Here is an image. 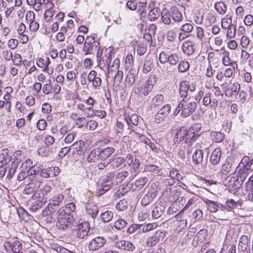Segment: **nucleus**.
Segmentation results:
<instances>
[{
  "mask_svg": "<svg viewBox=\"0 0 253 253\" xmlns=\"http://www.w3.org/2000/svg\"><path fill=\"white\" fill-rule=\"evenodd\" d=\"M46 216L49 222H53L57 219L56 226L60 230H66L68 228L76 229L77 222L74 220L72 215L66 214L63 209H59L57 212L54 211L53 213Z\"/></svg>",
  "mask_w": 253,
  "mask_h": 253,
  "instance_id": "nucleus-1",
  "label": "nucleus"
},
{
  "mask_svg": "<svg viewBox=\"0 0 253 253\" xmlns=\"http://www.w3.org/2000/svg\"><path fill=\"white\" fill-rule=\"evenodd\" d=\"M162 19L165 24L171 23L170 18L174 22H179L183 20V16L181 12L177 7H172L169 10H164L162 11Z\"/></svg>",
  "mask_w": 253,
  "mask_h": 253,
  "instance_id": "nucleus-2",
  "label": "nucleus"
},
{
  "mask_svg": "<svg viewBox=\"0 0 253 253\" xmlns=\"http://www.w3.org/2000/svg\"><path fill=\"white\" fill-rule=\"evenodd\" d=\"M180 103L182 108V112H181L180 115L182 118L190 116L197 108V103L190 97L183 98Z\"/></svg>",
  "mask_w": 253,
  "mask_h": 253,
  "instance_id": "nucleus-3",
  "label": "nucleus"
},
{
  "mask_svg": "<svg viewBox=\"0 0 253 253\" xmlns=\"http://www.w3.org/2000/svg\"><path fill=\"white\" fill-rule=\"evenodd\" d=\"M64 196L62 194H55L50 199H48L49 203L48 205L43 210L42 214L43 216H46L50 214L53 213V212H57L56 209L54 207L59 206L60 204L63 201Z\"/></svg>",
  "mask_w": 253,
  "mask_h": 253,
  "instance_id": "nucleus-4",
  "label": "nucleus"
},
{
  "mask_svg": "<svg viewBox=\"0 0 253 253\" xmlns=\"http://www.w3.org/2000/svg\"><path fill=\"white\" fill-rule=\"evenodd\" d=\"M156 73L159 78L168 79L171 77L174 69L169 64L158 65L155 69Z\"/></svg>",
  "mask_w": 253,
  "mask_h": 253,
  "instance_id": "nucleus-5",
  "label": "nucleus"
},
{
  "mask_svg": "<svg viewBox=\"0 0 253 253\" xmlns=\"http://www.w3.org/2000/svg\"><path fill=\"white\" fill-rule=\"evenodd\" d=\"M148 188L147 193L141 201V204L143 206L148 205L157 196L158 188L155 183H152Z\"/></svg>",
  "mask_w": 253,
  "mask_h": 253,
  "instance_id": "nucleus-6",
  "label": "nucleus"
},
{
  "mask_svg": "<svg viewBox=\"0 0 253 253\" xmlns=\"http://www.w3.org/2000/svg\"><path fill=\"white\" fill-rule=\"evenodd\" d=\"M115 52L112 48H98L96 54L97 58H100L105 65H107L108 70H109V66L112 60V55Z\"/></svg>",
  "mask_w": 253,
  "mask_h": 253,
  "instance_id": "nucleus-7",
  "label": "nucleus"
},
{
  "mask_svg": "<svg viewBox=\"0 0 253 253\" xmlns=\"http://www.w3.org/2000/svg\"><path fill=\"white\" fill-rule=\"evenodd\" d=\"M31 182L27 185L24 190V193L31 194L37 191L41 187L42 181L38 175H34L31 178Z\"/></svg>",
  "mask_w": 253,
  "mask_h": 253,
  "instance_id": "nucleus-8",
  "label": "nucleus"
},
{
  "mask_svg": "<svg viewBox=\"0 0 253 253\" xmlns=\"http://www.w3.org/2000/svg\"><path fill=\"white\" fill-rule=\"evenodd\" d=\"M232 212L226 208V206L221 204L220 208L218 209L215 213L213 215V217L217 220H228L232 216Z\"/></svg>",
  "mask_w": 253,
  "mask_h": 253,
  "instance_id": "nucleus-9",
  "label": "nucleus"
},
{
  "mask_svg": "<svg viewBox=\"0 0 253 253\" xmlns=\"http://www.w3.org/2000/svg\"><path fill=\"white\" fill-rule=\"evenodd\" d=\"M51 190L52 187L49 185H45L40 189V192L42 195V201L38 200L35 202L37 204V207L35 208V209L37 210L41 208L43 204L46 202L47 200L49 198L48 194L51 191Z\"/></svg>",
  "mask_w": 253,
  "mask_h": 253,
  "instance_id": "nucleus-10",
  "label": "nucleus"
},
{
  "mask_svg": "<svg viewBox=\"0 0 253 253\" xmlns=\"http://www.w3.org/2000/svg\"><path fill=\"white\" fill-rule=\"evenodd\" d=\"M106 242L105 238L98 236L94 238L89 242L88 247L90 251H95L102 247Z\"/></svg>",
  "mask_w": 253,
  "mask_h": 253,
  "instance_id": "nucleus-11",
  "label": "nucleus"
},
{
  "mask_svg": "<svg viewBox=\"0 0 253 253\" xmlns=\"http://www.w3.org/2000/svg\"><path fill=\"white\" fill-rule=\"evenodd\" d=\"M77 225L78 228H76L75 229L77 230V237L80 239L85 238L88 235L90 229L89 223L84 221Z\"/></svg>",
  "mask_w": 253,
  "mask_h": 253,
  "instance_id": "nucleus-12",
  "label": "nucleus"
},
{
  "mask_svg": "<svg viewBox=\"0 0 253 253\" xmlns=\"http://www.w3.org/2000/svg\"><path fill=\"white\" fill-rule=\"evenodd\" d=\"M171 106L169 104L164 105L155 115V122L159 123L164 121L169 114Z\"/></svg>",
  "mask_w": 253,
  "mask_h": 253,
  "instance_id": "nucleus-13",
  "label": "nucleus"
},
{
  "mask_svg": "<svg viewBox=\"0 0 253 253\" xmlns=\"http://www.w3.org/2000/svg\"><path fill=\"white\" fill-rule=\"evenodd\" d=\"M153 88V84L151 81H147L145 84H142L140 87L137 88L135 93L139 96H147L151 92Z\"/></svg>",
  "mask_w": 253,
  "mask_h": 253,
  "instance_id": "nucleus-14",
  "label": "nucleus"
},
{
  "mask_svg": "<svg viewBox=\"0 0 253 253\" xmlns=\"http://www.w3.org/2000/svg\"><path fill=\"white\" fill-rule=\"evenodd\" d=\"M115 246L119 249L128 252H133L135 249V246L129 241H118L115 243Z\"/></svg>",
  "mask_w": 253,
  "mask_h": 253,
  "instance_id": "nucleus-15",
  "label": "nucleus"
},
{
  "mask_svg": "<svg viewBox=\"0 0 253 253\" xmlns=\"http://www.w3.org/2000/svg\"><path fill=\"white\" fill-rule=\"evenodd\" d=\"M126 160L128 166H131L130 170L131 173L136 171L139 169L140 166L139 160L136 158L134 159L131 154H128L126 156Z\"/></svg>",
  "mask_w": 253,
  "mask_h": 253,
  "instance_id": "nucleus-16",
  "label": "nucleus"
},
{
  "mask_svg": "<svg viewBox=\"0 0 253 253\" xmlns=\"http://www.w3.org/2000/svg\"><path fill=\"white\" fill-rule=\"evenodd\" d=\"M165 233L161 231L156 232L155 235L148 239L146 245L148 247H153L156 246L160 241V238H164Z\"/></svg>",
  "mask_w": 253,
  "mask_h": 253,
  "instance_id": "nucleus-17",
  "label": "nucleus"
},
{
  "mask_svg": "<svg viewBox=\"0 0 253 253\" xmlns=\"http://www.w3.org/2000/svg\"><path fill=\"white\" fill-rule=\"evenodd\" d=\"M100 155V149L95 148L89 154L87 157V161L89 163H99L102 161Z\"/></svg>",
  "mask_w": 253,
  "mask_h": 253,
  "instance_id": "nucleus-18",
  "label": "nucleus"
},
{
  "mask_svg": "<svg viewBox=\"0 0 253 253\" xmlns=\"http://www.w3.org/2000/svg\"><path fill=\"white\" fill-rule=\"evenodd\" d=\"M204 203L206 204V207L210 212L213 213L214 214L220 208L221 204L219 202L210 200L208 199L203 200Z\"/></svg>",
  "mask_w": 253,
  "mask_h": 253,
  "instance_id": "nucleus-19",
  "label": "nucleus"
},
{
  "mask_svg": "<svg viewBox=\"0 0 253 253\" xmlns=\"http://www.w3.org/2000/svg\"><path fill=\"white\" fill-rule=\"evenodd\" d=\"M86 212L87 215L95 219L98 212V209L93 203H89L86 204Z\"/></svg>",
  "mask_w": 253,
  "mask_h": 253,
  "instance_id": "nucleus-20",
  "label": "nucleus"
},
{
  "mask_svg": "<svg viewBox=\"0 0 253 253\" xmlns=\"http://www.w3.org/2000/svg\"><path fill=\"white\" fill-rule=\"evenodd\" d=\"M137 75L136 70L134 69H130L127 73L125 80V85L130 87L135 81L136 76Z\"/></svg>",
  "mask_w": 253,
  "mask_h": 253,
  "instance_id": "nucleus-21",
  "label": "nucleus"
},
{
  "mask_svg": "<svg viewBox=\"0 0 253 253\" xmlns=\"http://www.w3.org/2000/svg\"><path fill=\"white\" fill-rule=\"evenodd\" d=\"M250 243V239L247 236H242L239 240L238 249L240 251L243 252H246L250 250L249 248V244Z\"/></svg>",
  "mask_w": 253,
  "mask_h": 253,
  "instance_id": "nucleus-22",
  "label": "nucleus"
},
{
  "mask_svg": "<svg viewBox=\"0 0 253 253\" xmlns=\"http://www.w3.org/2000/svg\"><path fill=\"white\" fill-rule=\"evenodd\" d=\"M148 178L147 177H142L138 178L131 184L132 190H141L148 182Z\"/></svg>",
  "mask_w": 253,
  "mask_h": 253,
  "instance_id": "nucleus-23",
  "label": "nucleus"
},
{
  "mask_svg": "<svg viewBox=\"0 0 253 253\" xmlns=\"http://www.w3.org/2000/svg\"><path fill=\"white\" fill-rule=\"evenodd\" d=\"M125 120L128 126V128L133 131H134L133 127L131 126V125L136 126L138 124L139 119L137 115L132 114L130 116H126Z\"/></svg>",
  "mask_w": 253,
  "mask_h": 253,
  "instance_id": "nucleus-24",
  "label": "nucleus"
},
{
  "mask_svg": "<svg viewBox=\"0 0 253 253\" xmlns=\"http://www.w3.org/2000/svg\"><path fill=\"white\" fill-rule=\"evenodd\" d=\"M221 150L219 148H215L211 153L210 160L211 163L214 165L218 164L220 160Z\"/></svg>",
  "mask_w": 253,
  "mask_h": 253,
  "instance_id": "nucleus-25",
  "label": "nucleus"
},
{
  "mask_svg": "<svg viewBox=\"0 0 253 253\" xmlns=\"http://www.w3.org/2000/svg\"><path fill=\"white\" fill-rule=\"evenodd\" d=\"M84 146V141L80 140L74 143L71 146L70 149L73 150V153L77 154L78 155H82L83 154L82 149Z\"/></svg>",
  "mask_w": 253,
  "mask_h": 253,
  "instance_id": "nucleus-26",
  "label": "nucleus"
},
{
  "mask_svg": "<svg viewBox=\"0 0 253 253\" xmlns=\"http://www.w3.org/2000/svg\"><path fill=\"white\" fill-rule=\"evenodd\" d=\"M189 85L186 81L180 82L179 87V93L181 97L188 98Z\"/></svg>",
  "mask_w": 253,
  "mask_h": 253,
  "instance_id": "nucleus-27",
  "label": "nucleus"
},
{
  "mask_svg": "<svg viewBox=\"0 0 253 253\" xmlns=\"http://www.w3.org/2000/svg\"><path fill=\"white\" fill-rule=\"evenodd\" d=\"M241 180H242L238 179L237 178H235L233 176H228L226 179V181H228L229 182V187L231 186L234 190H237L241 187L242 185V184H241Z\"/></svg>",
  "mask_w": 253,
  "mask_h": 253,
  "instance_id": "nucleus-28",
  "label": "nucleus"
},
{
  "mask_svg": "<svg viewBox=\"0 0 253 253\" xmlns=\"http://www.w3.org/2000/svg\"><path fill=\"white\" fill-rule=\"evenodd\" d=\"M187 133V130L184 127H181L175 134L174 141L178 143L182 141L185 142Z\"/></svg>",
  "mask_w": 253,
  "mask_h": 253,
  "instance_id": "nucleus-29",
  "label": "nucleus"
},
{
  "mask_svg": "<svg viewBox=\"0 0 253 253\" xmlns=\"http://www.w3.org/2000/svg\"><path fill=\"white\" fill-rule=\"evenodd\" d=\"M204 152L203 150H196L192 155V160L195 164H201L203 161Z\"/></svg>",
  "mask_w": 253,
  "mask_h": 253,
  "instance_id": "nucleus-30",
  "label": "nucleus"
},
{
  "mask_svg": "<svg viewBox=\"0 0 253 253\" xmlns=\"http://www.w3.org/2000/svg\"><path fill=\"white\" fill-rule=\"evenodd\" d=\"M49 63V58L46 56H42V57L39 58L36 60L37 66L41 68H43V70L47 69Z\"/></svg>",
  "mask_w": 253,
  "mask_h": 253,
  "instance_id": "nucleus-31",
  "label": "nucleus"
},
{
  "mask_svg": "<svg viewBox=\"0 0 253 253\" xmlns=\"http://www.w3.org/2000/svg\"><path fill=\"white\" fill-rule=\"evenodd\" d=\"M109 162L111 163L112 167L115 169L121 168L124 164L125 162H126V158L122 157H118L114 158L113 159H110Z\"/></svg>",
  "mask_w": 253,
  "mask_h": 253,
  "instance_id": "nucleus-32",
  "label": "nucleus"
},
{
  "mask_svg": "<svg viewBox=\"0 0 253 253\" xmlns=\"http://www.w3.org/2000/svg\"><path fill=\"white\" fill-rule=\"evenodd\" d=\"M199 137V135L193 131V129H189L187 130V133L186 135L185 143H192L195 142Z\"/></svg>",
  "mask_w": 253,
  "mask_h": 253,
  "instance_id": "nucleus-33",
  "label": "nucleus"
},
{
  "mask_svg": "<svg viewBox=\"0 0 253 253\" xmlns=\"http://www.w3.org/2000/svg\"><path fill=\"white\" fill-rule=\"evenodd\" d=\"M112 178H113V174L109 173V175H107L106 178L103 179L101 186H102L104 190L106 191V192L113 187Z\"/></svg>",
  "mask_w": 253,
  "mask_h": 253,
  "instance_id": "nucleus-34",
  "label": "nucleus"
},
{
  "mask_svg": "<svg viewBox=\"0 0 253 253\" xmlns=\"http://www.w3.org/2000/svg\"><path fill=\"white\" fill-rule=\"evenodd\" d=\"M164 96L162 94H157L152 100L151 107L152 108H159L163 104Z\"/></svg>",
  "mask_w": 253,
  "mask_h": 253,
  "instance_id": "nucleus-35",
  "label": "nucleus"
},
{
  "mask_svg": "<svg viewBox=\"0 0 253 253\" xmlns=\"http://www.w3.org/2000/svg\"><path fill=\"white\" fill-rule=\"evenodd\" d=\"M165 208L162 205H157L152 211V215L153 219L160 217L165 211Z\"/></svg>",
  "mask_w": 253,
  "mask_h": 253,
  "instance_id": "nucleus-36",
  "label": "nucleus"
},
{
  "mask_svg": "<svg viewBox=\"0 0 253 253\" xmlns=\"http://www.w3.org/2000/svg\"><path fill=\"white\" fill-rule=\"evenodd\" d=\"M115 152V149L113 147H107L105 149H100V156L102 161L108 159Z\"/></svg>",
  "mask_w": 253,
  "mask_h": 253,
  "instance_id": "nucleus-37",
  "label": "nucleus"
},
{
  "mask_svg": "<svg viewBox=\"0 0 253 253\" xmlns=\"http://www.w3.org/2000/svg\"><path fill=\"white\" fill-rule=\"evenodd\" d=\"M21 169V170L19 172L17 177V179L19 181L24 180L27 176H29L27 164H22Z\"/></svg>",
  "mask_w": 253,
  "mask_h": 253,
  "instance_id": "nucleus-38",
  "label": "nucleus"
},
{
  "mask_svg": "<svg viewBox=\"0 0 253 253\" xmlns=\"http://www.w3.org/2000/svg\"><path fill=\"white\" fill-rule=\"evenodd\" d=\"M18 167V163L12 162L8 167V172L6 177L8 179H10L13 176Z\"/></svg>",
  "mask_w": 253,
  "mask_h": 253,
  "instance_id": "nucleus-39",
  "label": "nucleus"
},
{
  "mask_svg": "<svg viewBox=\"0 0 253 253\" xmlns=\"http://www.w3.org/2000/svg\"><path fill=\"white\" fill-rule=\"evenodd\" d=\"M161 13V10L159 8H154L149 11L148 18L151 21H155L159 18Z\"/></svg>",
  "mask_w": 253,
  "mask_h": 253,
  "instance_id": "nucleus-40",
  "label": "nucleus"
},
{
  "mask_svg": "<svg viewBox=\"0 0 253 253\" xmlns=\"http://www.w3.org/2000/svg\"><path fill=\"white\" fill-rule=\"evenodd\" d=\"M214 8L219 14H224L227 10V5L223 1L217 2L214 4Z\"/></svg>",
  "mask_w": 253,
  "mask_h": 253,
  "instance_id": "nucleus-41",
  "label": "nucleus"
},
{
  "mask_svg": "<svg viewBox=\"0 0 253 253\" xmlns=\"http://www.w3.org/2000/svg\"><path fill=\"white\" fill-rule=\"evenodd\" d=\"M211 136L213 141L216 143L222 142L224 138V134L219 131H212Z\"/></svg>",
  "mask_w": 253,
  "mask_h": 253,
  "instance_id": "nucleus-42",
  "label": "nucleus"
},
{
  "mask_svg": "<svg viewBox=\"0 0 253 253\" xmlns=\"http://www.w3.org/2000/svg\"><path fill=\"white\" fill-rule=\"evenodd\" d=\"M240 89V84L238 83H234L229 87V90L228 94H230L227 96L231 97L237 95Z\"/></svg>",
  "mask_w": 253,
  "mask_h": 253,
  "instance_id": "nucleus-43",
  "label": "nucleus"
},
{
  "mask_svg": "<svg viewBox=\"0 0 253 253\" xmlns=\"http://www.w3.org/2000/svg\"><path fill=\"white\" fill-rule=\"evenodd\" d=\"M154 67L153 62L149 60H145L142 68V72L144 74L149 72Z\"/></svg>",
  "mask_w": 253,
  "mask_h": 253,
  "instance_id": "nucleus-44",
  "label": "nucleus"
},
{
  "mask_svg": "<svg viewBox=\"0 0 253 253\" xmlns=\"http://www.w3.org/2000/svg\"><path fill=\"white\" fill-rule=\"evenodd\" d=\"M128 207L127 201L125 199L120 200L116 205V209L119 211H124Z\"/></svg>",
  "mask_w": 253,
  "mask_h": 253,
  "instance_id": "nucleus-45",
  "label": "nucleus"
},
{
  "mask_svg": "<svg viewBox=\"0 0 253 253\" xmlns=\"http://www.w3.org/2000/svg\"><path fill=\"white\" fill-rule=\"evenodd\" d=\"M60 209H63L66 214L70 215V213L75 210L76 205L73 203H70L62 207Z\"/></svg>",
  "mask_w": 253,
  "mask_h": 253,
  "instance_id": "nucleus-46",
  "label": "nucleus"
},
{
  "mask_svg": "<svg viewBox=\"0 0 253 253\" xmlns=\"http://www.w3.org/2000/svg\"><path fill=\"white\" fill-rule=\"evenodd\" d=\"M127 224V223L126 221L122 218H119L115 222L114 226L117 229L121 230L125 228Z\"/></svg>",
  "mask_w": 253,
  "mask_h": 253,
  "instance_id": "nucleus-47",
  "label": "nucleus"
},
{
  "mask_svg": "<svg viewBox=\"0 0 253 253\" xmlns=\"http://www.w3.org/2000/svg\"><path fill=\"white\" fill-rule=\"evenodd\" d=\"M113 212L111 211H106L101 214L102 220L104 222H108L111 220L113 217Z\"/></svg>",
  "mask_w": 253,
  "mask_h": 253,
  "instance_id": "nucleus-48",
  "label": "nucleus"
},
{
  "mask_svg": "<svg viewBox=\"0 0 253 253\" xmlns=\"http://www.w3.org/2000/svg\"><path fill=\"white\" fill-rule=\"evenodd\" d=\"M189 68V64L186 61H181L179 62L178 70L179 72L183 73L187 71Z\"/></svg>",
  "mask_w": 253,
  "mask_h": 253,
  "instance_id": "nucleus-49",
  "label": "nucleus"
},
{
  "mask_svg": "<svg viewBox=\"0 0 253 253\" xmlns=\"http://www.w3.org/2000/svg\"><path fill=\"white\" fill-rule=\"evenodd\" d=\"M4 153H0V167L4 166L7 163V150H2Z\"/></svg>",
  "mask_w": 253,
  "mask_h": 253,
  "instance_id": "nucleus-50",
  "label": "nucleus"
},
{
  "mask_svg": "<svg viewBox=\"0 0 253 253\" xmlns=\"http://www.w3.org/2000/svg\"><path fill=\"white\" fill-rule=\"evenodd\" d=\"M179 57L176 54H172L169 56L168 62L169 65H175L179 61Z\"/></svg>",
  "mask_w": 253,
  "mask_h": 253,
  "instance_id": "nucleus-51",
  "label": "nucleus"
},
{
  "mask_svg": "<svg viewBox=\"0 0 253 253\" xmlns=\"http://www.w3.org/2000/svg\"><path fill=\"white\" fill-rule=\"evenodd\" d=\"M145 169L146 171L152 172L156 174H159L161 170L158 166L153 165L146 166Z\"/></svg>",
  "mask_w": 253,
  "mask_h": 253,
  "instance_id": "nucleus-52",
  "label": "nucleus"
},
{
  "mask_svg": "<svg viewBox=\"0 0 253 253\" xmlns=\"http://www.w3.org/2000/svg\"><path fill=\"white\" fill-rule=\"evenodd\" d=\"M129 175V172L127 171H122L117 173L116 179L120 183L124 181Z\"/></svg>",
  "mask_w": 253,
  "mask_h": 253,
  "instance_id": "nucleus-53",
  "label": "nucleus"
},
{
  "mask_svg": "<svg viewBox=\"0 0 253 253\" xmlns=\"http://www.w3.org/2000/svg\"><path fill=\"white\" fill-rule=\"evenodd\" d=\"M169 177L172 178L174 180L180 181L182 179L181 175L178 173L177 169H172L169 171Z\"/></svg>",
  "mask_w": 253,
  "mask_h": 253,
  "instance_id": "nucleus-54",
  "label": "nucleus"
},
{
  "mask_svg": "<svg viewBox=\"0 0 253 253\" xmlns=\"http://www.w3.org/2000/svg\"><path fill=\"white\" fill-rule=\"evenodd\" d=\"M140 224H133L129 226L127 230V233L129 235L135 232H139L140 231Z\"/></svg>",
  "mask_w": 253,
  "mask_h": 253,
  "instance_id": "nucleus-55",
  "label": "nucleus"
},
{
  "mask_svg": "<svg viewBox=\"0 0 253 253\" xmlns=\"http://www.w3.org/2000/svg\"><path fill=\"white\" fill-rule=\"evenodd\" d=\"M22 249V244L19 241H15L12 243L11 250L14 253L21 251Z\"/></svg>",
  "mask_w": 253,
  "mask_h": 253,
  "instance_id": "nucleus-56",
  "label": "nucleus"
},
{
  "mask_svg": "<svg viewBox=\"0 0 253 253\" xmlns=\"http://www.w3.org/2000/svg\"><path fill=\"white\" fill-rule=\"evenodd\" d=\"M193 29V25L190 23H185L180 27V31L184 33H190Z\"/></svg>",
  "mask_w": 253,
  "mask_h": 253,
  "instance_id": "nucleus-57",
  "label": "nucleus"
},
{
  "mask_svg": "<svg viewBox=\"0 0 253 253\" xmlns=\"http://www.w3.org/2000/svg\"><path fill=\"white\" fill-rule=\"evenodd\" d=\"M232 18L231 17L226 18H223L221 22V26L223 29H226L227 28L230 27V26H233V24H232Z\"/></svg>",
  "mask_w": 253,
  "mask_h": 253,
  "instance_id": "nucleus-58",
  "label": "nucleus"
},
{
  "mask_svg": "<svg viewBox=\"0 0 253 253\" xmlns=\"http://www.w3.org/2000/svg\"><path fill=\"white\" fill-rule=\"evenodd\" d=\"M54 14V11L52 9H46L44 14V18L47 22L50 21Z\"/></svg>",
  "mask_w": 253,
  "mask_h": 253,
  "instance_id": "nucleus-59",
  "label": "nucleus"
},
{
  "mask_svg": "<svg viewBox=\"0 0 253 253\" xmlns=\"http://www.w3.org/2000/svg\"><path fill=\"white\" fill-rule=\"evenodd\" d=\"M41 167H37L34 166L30 169L28 168V171L29 172V175H37L36 174L40 173Z\"/></svg>",
  "mask_w": 253,
  "mask_h": 253,
  "instance_id": "nucleus-60",
  "label": "nucleus"
},
{
  "mask_svg": "<svg viewBox=\"0 0 253 253\" xmlns=\"http://www.w3.org/2000/svg\"><path fill=\"white\" fill-rule=\"evenodd\" d=\"M120 59L119 58H116L113 62V64L111 67L110 70V69L108 70V72L109 73H111L113 71V70H118L120 67Z\"/></svg>",
  "mask_w": 253,
  "mask_h": 253,
  "instance_id": "nucleus-61",
  "label": "nucleus"
},
{
  "mask_svg": "<svg viewBox=\"0 0 253 253\" xmlns=\"http://www.w3.org/2000/svg\"><path fill=\"white\" fill-rule=\"evenodd\" d=\"M176 230L180 231L181 229H184L187 225V220L186 219H180L177 221Z\"/></svg>",
  "mask_w": 253,
  "mask_h": 253,
  "instance_id": "nucleus-62",
  "label": "nucleus"
},
{
  "mask_svg": "<svg viewBox=\"0 0 253 253\" xmlns=\"http://www.w3.org/2000/svg\"><path fill=\"white\" fill-rule=\"evenodd\" d=\"M96 113L91 107H86L84 111V115L86 117H92L95 116Z\"/></svg>",
  "mask_w": 253,
  "mask_h": 253,
  "instance_id": "nucleus-63",
  "label": "nucleus"
},
{
  "mask_svg": "<svg viewBox=\"0 0 253 253\" xmlns=\"http://www.w3.org/2000/svg\"><path fill=\"white\" fill-rule=\"evenodd\" d=\"M231 164L229 163L226 162L225 164H224L221 167V171L223 173L227 174L229 173L231 170Z\"/></svg>",
  "mask_w": 253,
  "mask_h": 253,
  "instance_id": "nucleus-64",
  "label": "nucleus"
}]
</instances>
